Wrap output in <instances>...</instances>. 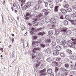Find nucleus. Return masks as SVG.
Segmentation results:
<instances>
[{
    "label": "nucleus",
    "instance_id": "nucleus-1",
    "mask_svg": "<svg viewBox=\"0 0 76 76\" xmlns=\"http://www.w3.org/2000/svg\"><path fill=\"white\" fill-rule=\"evenodd\" d=\"M27 5H24L23 6L22 9H27L28 7H30L31 6V2H28L26 3Z\"/></svg>",
    "mask_w": 76,
    "mask_h": 76
},
{
    "label": "nucleus",
    "instance_id": "nucleus-2",
    "mask_svg": "<svg viewBox=\"0 0 76 76\" xmlns=\"http://www.w3.org/2000/svg\"><path fill=\"white\" fill-rule=\"evenodd\" d=\"M48 10V9H43L41 10V13L42 14L44 13L45 16H47L48 15V13H49V11Z\"/></svg>",
    "mask_w": 76,
    "mask_h": 76
},
{
    "label": "nucleus",
    "instance_id": "nucleus-3",
    "mask_svg": "<svg viewBox=\"0 0 76 76\" xmlns=\"http://www.w3.org/2000/svg\"><path fill=\"white\" fill-rule=\"evenodd\" d=\"M60 28L61 32H66L67 31V28L66 27H64L61 25L60 26Z\"/></svg>",
    "mask_w": 76,
    "mask_h": 76
},
{
    "label": "nucleus",
    "instance_id": "nucleus-4",
    "mask_svg": "<svg viewBox=\"0 0 76 76\" xmlns=\"http://www.w3.org/2000/svg\"><path fill=\"white\" fill-rule=\"evenodd\" d=\"M46 72V69H44L39 71V73H41V75H44L45 73L44 72Z\"/></svg>",
    "mask_w": 76,
    "mask_h": 76
},
{
    "label": "nucleus",
    "instance_id": "nucleus-5",
    "mask_svg": "<svg viewBox=\"0 0 76 76\" xmlns=\"http://www.w3.org/2000/svg\"><path fill=\"white\" fill-rule=\"evenodd\" d=\"M59 54V52L58 50H56L53 52L54 56H58Z\"/></svg>",
    "mask_w": 76,
    "mask_h": 76
},
{
    "label": "nucleus",
    "instance_id": "nucleus-6",
    "mask_svg": "<svg viewBox=\"0 0 76 76\" xmlns=\"http://www.w3.org/2000/svg\"><path fill=\"white\" fill-rule=\"evenodd\" d=\"M76 45V41H75L72 42V45L71 46V47L75 48Z\"/></svg>",
    "mask_w": 76,
    "mask_h": 76
},
{
    "label": "nucleus",
    "instance_id": "nucleus-7",
    "mask_svg": "<svg viewBox=\"0 0 76 76\" xmlns=\"http://www.w3.org/2000/svg\"><path fill=\"white\" fill-rule=\"evenodd\" d=\"M66 43V41L65 40H64L61 42L60 44L61 45H62L63 46H64V45H65Z\"/></svg>",
    "mask_w": 76,
    "mask_h": 76
},
{
    "label": "nucleus",
    "instance_id": "nucleus-8",
    "mask_svg": "<svg viewBox=\"0 0 76 76\" xmlns=\"http://www.w3.org/2000/svg\"><path fill=\"white\" fill-rule=\"evenodd\" d=\"M32 45H35L36 46H38L39 45V43L36 42H33Z\"/></svg>",
    "mask_w": 76,
    "mask_h": 76
},
{
    "label": "nucleus",
    "instance_id": "nucleus-9",
    "mask_svg": "<svg viewBox=\"0 0 76 76\" xmlns=\"http://www.w3.org/2000/svg\"><path fill=\"white\" fill-rule=\"evenodd\" d=\"M50 23H56V20L54 18H52L50 19Z\"/></svg>",
    "mask_w": 76,
    "mask_h": 76
},
{
    "label": "nucleus",
    "instance_id": "nucleus-10",
    "mask_svg": "<svg viewBox=\"0 0 76 76\" xmlns=\"http://www.w3.org/2000/svg\"><path fill=\"white\" fill-rule=\"evenodd\" d=\"M69 21L74 25H76V20H69Z\"/></svg>",
    "mask_w": 76,
    "mask_h": 76
},
{
    "label": "nucleus",
    "instance_id": "nucleus-11",
    "mask_svg": "<svg viewBox=\"0 0 76 76\" xmlns=\"http://www.w3.org/2000/svg\"><path fill=\"white\" fill-rule=\"evenodd\" d=\"M61 11L62 13L65 14V13H67V11L66 10L61 9Z\"/></svg>",
    "mask_w": 76,
    "mask_h": 76
},
{
    "label": "nucleus",
    "instance_id": "nucleus-12",
    "mask_svg": "<svg viewBox=\"0 0 76 76\" xmlns=\"http://www.w3.org/2000/svg\"><path fill=\"white\" fill-rule=\"evenodd\" d=\"M40 50L41 49H40V48H34L33 50V53H36V52L35 51L36 50Z\"/></svg>",
    "mask_w": 76,
    "mask_h": 76
},
{
    "label": "nucleus",
    "instance_id": "nucleus-13",
    "mask_svg": "<svg viewBox=\"0 0 76 76\" xmlns=\"http://www.w3.org/2000/svg\"><path fill=\"white\" fill-rule=\"evenodd\" d=\"M56 49L57 50V51H60L61 50V47L59 46H57L56 47Z\"/></svg>",
    "mask_w": 76,
    "mask_h": 76
},
{
    "label": "nucleus",
    "instance_id": "nucleus-14",
    "mask_svg": "<svg viewBox=\"0 0 76 76\" xmlns=\"http://www.w3.org/2000/svg\"><path fill=\"white\" fill-rule=\"evenodd\" d=\"M58 6H56L55 7V9H54V12H58Z\"/></svg>",
    "mask_w": 76,
    "mask_h": 76
},
{
    "label": "nucleus",
    "instance_id": "nucleus-15",
    "mask_svg": "<svg viewBox=\"0 0 76 76\" xmlns=\"http://www.w3.org/2000/svg\"><path fill=\"white\" fill-rule=\"evenodd\" d=\"M45 53H50V52H51V51L50 50V49H45Z\"/></svg>",
    "mask_w": 76,
    "mask_h": 76
},
{
    "label": "nucleus",
    "instance_id": "nucleus-16",
    "mask_svg": "<svg viewBox=\"0 0 76 76\" xmlns=\"http://www.w3.org/2000/svg\"><path fill=\"white\" fill-rule=\"evenodd\" d=\"M66 51L68 52V54H69V56L72 54V51L71 50H67Z\"/></svg>",
    "mask_w": 76,
    "mask_h": 76
},
{
    "label": "nucleus",
    "instance_id": "nucleus-17",
    "mask_svg": "<svg viewBox=\"0 0 76 76\" xmlns=\"http://www.w3.org/2000/svg\"><path fill=\"white\" fill-rule=\"evenodd\" d=\"M67 44L68 45H69V46H70V45H72V42L71 41L69 40L67 42Z\"/></svg>",
    "mask_w": 76,
    "mask_h": 76
},
{
    "label": "nucleus",
    "instance_id": "nucleus-18",
    "mask_svg": "<svg viewBox=\"0 0 76 76\" xmlns=\"http://www.w3.org/2000/svg\"><path fill=\"white\" fill-rule=\"evenodd\" d=\"M76 12L73 13L71 15V17L72 18H76Z\"/></svg>",
    "mask_w": 76,
    "mask_h": 76
},
{
    "label": "nucleus",
    "instance_id": "nucleus-19",
    "mask_svg": "<svg viewBox=\"0 0 76 76\" xmlns=\"http://www.w3.org/2000/svg\"><path fill=\"white\" fill-rule=\"evenodd\" d=\"M53 71L51 69H49L47 70V72L49 74H51L52 73Z\"/></svg>",
    "mask_w": 76,
    "mask_h": 76
},
{
    "label": "nucleus",
    "instance_id": "nucleus-20",
    "mask_svg": "<svg viewBox=\"0 0 76 76\" xmlns=\"http://www.w3.org/2000/svg\"><path fill=\"white\" fill-rule=\"evenodd\" d=\"M58 26V23H55L54 24L52 25V27L53 28H55V27H56Z\"/></svg>",
    "mask_w": 76,
    "mask_h": 76
},
{
    "label": "nucleus",
    "instance_id": "nucleus-21",
    "mask_svg": "<svg viewBox=\"0 0 76 76\" xmlns=\"http://www.w3.org/2000/svg\"><path fill=\"white\" fill-rule=\"evenodd\" d=\"M41 59V58L39 57H38L37 58H36L35 59V60H36L37 62H39V61H40Z\"/></svg>",
    "mask_w": 76,
    "mask_h": 76
},
{
    "label": "nucleus",
    "instance_id": "nucleus-22",
    "mask_svg": "<svg viewBox=\"0 0 76 76\" xmlns=\"http://www.w3.org/2000/svg\"><path fill=\"white\" fill-rule=\"evenodd\" d=\"M47 60V61H48V62H49V63H50V62H51V57H48Z\"/></svg>",
    "mask_w": 76,
    "mask_h": 76
},
{
    "label": "nucleus",
    "instance_id": "nucleus-23",
    "mask_svg": "<svg viewBox=\"0 0 76 76\" xmlns=\"http://www.w3.org/2000/svg\"><path fill=\"white\" fill-rule=\"evenodd\" d=\"M48 34L49 35H53V31H52V30H50L48 33Z\"/></svg>",
    "mask_w": 76,
    "mask_h": 76
},
{
    "label": "nucleus",
    "instance_id": "nucleus-24",
    "mask_svg": "<svg viewBox=\"0 0 76 76\" xmlns=\"http://www.w3.org/2000/svg\"><path fill=\"white\" fill-rule=\"evenodd\" d=\"M39 23L38 22H36L33 23V25L34 26H37V25H38Z\"/></svg>",
    "mask_w": 76,
    "mask_h": 76
},
{
    "label": "nucleus",
    "instance_id": "nucleus-25",
    "mask_svg": "<svg viewBox=\"0 0 76 76\" xmlns=\"http://www.w3.org/2000/svg\"><path fill=\"white\" fill-rule=\"evenodd\" d=\"M59 16L60 19H64V17H63V15L61 14H60Z\"/></svg>",
    "mask_w": 76,
    "mask_h": 76
},
{
    "label": "nucleus",
    "instance_id": "nucleus-26",
    "mask_svg": "<svg viewBox=\"0 0 76 76\" xmlns=\"http://www.w3.org/2000/svg\"><path fill=\"white\" fill-rule=\"evenodd\" d=\"M64 24L65 25H68V21L67 20H65L64 21Z\"/></svg>",
    "mask_w": 76,
    "mask_h": 76
},
{
    "label": "nucleus",
    "instance_id": "nucleus-27",
    "mask_svg": "<svg viewBox=\"0 0 76 76\" xmlns=\"http://www.w3.org/2000/svg\"><path fill=\"white\" fill-rule=\"evenodd\" d=\"M43 16V14H40L39 15H37L36 17V18H40V17H41V16Z\"/></svg>",
    "mask_w": 76,
    "mask_h": 76
},
{
    "label": "nucleus",
    "instance_id": "nucleus-28",
    "mask_svg": "<svg viewBox=\"0 0 76 76\" xmlns=\"http://www.w3.org/2000/svg\"><path fill=\"white\" fill-rule=\"evenodd\" d=\"M45 42L46 43L48 44V43H50V42H51V41L50 39H47L46 40Z\"/></svg>",
    "mask_w": 76,
    "mask_h": 76
},
{
    "label": "nucleus",
    "instance_id": "nucleus-29",
    "mask_svg": "<svg viewBox=\"0 0 76 76\" xmlns=\"http://www.w3.org/2000/svg\"><path fill=\"white\" fill-rule=\"evenodd\" d=\"M69 6L68 4H66L64 5V8L65 9H67V8H69Z\"/></svg>",
    "mask_w": 76,
    "mask_h": 76
},
{
    "label": "nucleus",
    "instance_id": "nucleus-30",
    "mask_svg": "<svg viewBox=\"0 0 76 76\" xmlns=\"http://www.w3.org/2000/svg\"><path fill=\"white\" fill-rule=\"evenodd\" d=\"M70 58L72 60H76V57L75 56H72L70 57Z\"/></svg>",
    "mask_w": 76,
    "mask_h": 76
},
{
    "label": "nucleus",
    "instance_id": "nucleus-31",
    "mask_svg": "<svg viewBox=\"0 0 76 76\" xmlns=\"http://www.w3.org/2000/svg\"><path fill=\"white\" fill-rule=\"evenodd\" d=\"M60 56L61 57H65V55L63 53H61L60 54Z\"/></svg>",
    "mask_w": 76,
    "mask_h": 76
},
{
    "label": "nucleus",
    "instance_id": "nucleus-32",
    "mask_svg": "<svg viewBox=\"0 0 76 76\" xmlns=\"http://www.w3.org/2000/svg\"><path fill=\"white\" fill-rule=\"evenodd\" d=\"M45 21L46 22L48 23L50 22V19H49L48 18H46L45 19Z\"/></svg>",
    "mask_w": 76,
    "mask_h": 76
},
{
    "label": "nucleus",
    "instance_id": "nucleus-33",
    "mask_svg": "<svg viewBox=\"0 0 76 76\" xmlns=\"http://www.w3.org/2000/svg\"><path fill=\"white\" fill-rule=\"evenodd\" d=\"M52 45L53 46H55V45H56V43L55 42H53L52 43Z\"/></svg>",
    "mask_w": 76,
    "mask_h": 76
},
{
    "label": "nucleus",
    "instance_id": "nucleus-34",
    "mask_svg": "<svg viewBox=\"0 0 76 76\" xmlns=\"http://www.w3.org/2000/svg\"><path fill=\"white\" fill-rule=\"evenodd\" d=\"M60 33V32L58 31H56L55 32V35H58Z\"/></svg>",
    "mask_w": 76,
    "mask_h": 76
},
{
    "label": "nucleus",
    "instance_id": "nucleus-35",
    "mask_svg": "<svg viewBox=\"0 0 76 76\" xmlns=\"http://www.w3.org/2000/svg\"><path fill=\"white\" fill-rule=\"evenodd\" d=\"M66 34L68 35H70L72 34V32L70 31H68L66 32Z\"/></svg>",
    "mask_w": 76,
    "mask_h": 76
},
{
    "label": "nucleus",
    "instance_id": "nucleus-36",
    "mask_svg": "<svg viewBox=\"0 0 76 76\" xmlns=\"http://www.w3.org/2000/svg\"><path fill=\"white\" fill-rule=\"evenodd\" d=\"M38 63H37L36 64V66H39V64L40 63H41V62L40 61H39V62H37Z\"/></svg>",
    "mask_w": 76,
    "mask_h": 76
},
{
    "label": "nucleus",
    "instance_id": "nucleus-37",
    "mask_svg": "<svg viewBox=\"0 0 76 76\" xmlns=\"http://www.w3.org/2000/svg\"><path fill=\"white\" fill-rule=\"evenodd\" d=\"M56 62H53L51 64V65H52V66H56Z\"/></svg>",
    "mask_w": 76,
    "mask_h": 76
},
{
    "label": "nucleus",
    "instance_id": "nucleus-38",
    "mask_svg": "<svg viewBox=\"0 0 76 76\" xmlns=\"http://www.w3.org/2000/svg\"><path fill=\"white\" fill-rule=\"evenodd\" d=\"M65 66L66 68H68L69 67V64H66L65 65Z\"/></svg>",
    "mask_w": 76,
    "mask_h": 76
},
{
    "label": "nucleus",
    "instance_id": "nucleus-39",
    "mask_svg": "<svg viewBox=\"0 0 76 76\" xmlns=\"http://www.w3.org/2000/svg\"><path fill=\"white\" fill-rule=\"evenodd\" d=\"M41 30H42V28H39L36 31V32H37V31H41Z\"/></svg>",
    "mask_w": 76,
    "mask_h": 76
},
{
    "label": "nucleus",
    "instance_id": "nucleus-40",
    "mask_svg": "<svg viewBox=\"0 0 76 76\" xmlns=\"http://www.w3.org/2000/svg\"><path fill=\"white\" fill-rule=\"evenodd\" d=\"M40 45L41 47H42L43 48H44V47H45L46 46L45 45L42 44H41Z\"/></svg>",
    "mask_w": 76,
    "mask_h": 76
},
{
    "label": "nucleus",
    "instance_id": "nucleus-41",
    "mask_svg": "<svg viewBox=\"0 0 76 76\" xmlns=\"http://www.w3.org/2000/svg\"><path fill=\"white\" fill-rule=\"evenodd\" d=\"M33 38L34 39H36L38 38V37L37 36H35L33 37Z\"/></svg>",
    "mask_w": 76,
    "mask_h": 76
},
{
    "label": "nucleus",
    "instance_id": "nucleus-42",
    "mask_svg": "<svg viewBox=\"0 0 76 76\" xmlns=\"http://www.w3.org/2000/svg\"><path fill=\"white\" fill-rule=\"evenodd\" d=\"M67 11L68 12H72V9L70 8H69L67 10Z\"/></svg>",
    "mask_w": 76,
    "mask_h": 76
},
{
    "label": "nucleus",
    "instance_id": "nucleus-43",
    "mask_svg": "<svg viewBox=\"0 0 76 76\" xmlns=\"http://www.w3.org/2000/svg\"><path fill=\"white\" fill-rule=\"evenodd\" d=\"M39 9V6L37 5H36V10H38Z\"/></svg>",
    "mask_w": 76,
    "mask_h": 76
},
{
    "label": "nucleus",
    "instance_id": "nucleus-44",
    "mask_svg": "<svg viewBox=\"0 0 76 76\" xmlns=\"http://www.w3.org/2000/svg\"><path fill=\"white\" fill-rule=\"evenodd\" d=\"M56 41L57 43H60V40L59 39H56Z\"/></svg>",
    "mask_w": 76,
    "mask_h": 76
},
{
    "label": "nucleus",
    "instance_id": "nucleus-45",
    "mask_svg": "<svg viewBox=\"0 0 76 76\" xmlns=\"http://www.w3.org/2000/svg\"><path fill=\"white\" fill-rule=\"evenodd\" d=\"M50 8H52L53 7V4H50Z\"/></svg>",
    "mask_w": 76,
    "mask_h": 76
},
{
    "label": "nucleus",
    "instance_id": "nucleus-46",
    "mask_svg": "<svg viewBox=\"0 0 76 76\" xmlns=\"http://www.w3.org/2000/svg\"><path fill=\"white\" fill-rule=\"evenodd\" d=\"M38 35H42H42H43V33H42L40 32L38 34Z\"/></svg>",
    "mask_w": 76,
    "mask_h": 76
},
{
    "label": "nucleus",
    "instance_id": "nucleus-47",
    "mask_svg": "<svg viewBox=\"0 0 76 76\" xmlns=\"http://www.w3.org/2000/svg\"><path fill=\"white\" fill-rule=\"evenodd\" d=\"M45 7H47L48 6V3L47 2H45Z\"/></svg>",
    "mask_w": 76,
    "mask_h": 76
},
{
    "label": "nucleus",
    "instance_id": "nucleus-48",
    "mask_svg": "<svg viewBox=\"0 0 76 76\" xmlns=\"http://www.w3.org/2000/svg\"><path fill=\"white\" fill-rule=\"evenodd\" d=\"M65 18L66 19H68L69 18V15H65Z\"/></svg>",
    "mask_w": 76,
    "mask_h": 76
},
{
    "label": "nucleus",
    "instance_id": "nucleus-49",
    "mask_svg": "<svg viewBox=\"0 0 76 76\" xmlns=\"http://www.w3.org/2000/svg\"><path fill=\"white\" fill-rule=\"evenodd\" d=\"M68 72V71H67V69H65V70L64 71V72L65 73H67Z\"/></svg>",
    "mask_w": 76,
    "mask_h": 76
},
{
    "label": "nucleus",
    "instance_id": "nucleus-50",
    "mask_svg": "<svg viewBox=\"0 0 76 76\" xmlns=\"http://www.w3.org/2000/svg\"><path fill=\"white\" fill-rule=\"evenodd\" d=\"M60 60H61V58H58L56 59V60L57 61H59Z\"/></svg>",
    "mask_w": 76,
    "mask_h": 76
},
{
    "label": "nucleus",
    "instance_id": "nucleus-51",
    "mask_svg": "<svg viewBox=\"0 0 76 76\" xmlns=\"http://www.w3.org/2000/svg\"><path fill=\"white\" fill-rule=\"evenodd\" d=\"M62 37H63V38H65V37H66V35L65 34H63Z\"/></svg>",
    "mask_w": 76,
    "mask_h": 76
},
{
    "label": "nucleus",
    "instance_id": "nucleus-52",
    "mask_svg": "<svg viewBox=\"0 0 76 76\" xmlns=\"http://www.w3.org/2000/svg\"><path fill=\"white\" fill-rule=\"evenodd\" d=\"M38 40L40 42H41V38H39V39H38Z\"/></svg>",
    "mask_w": 76,
    "mask_h": 76
},
{
    "label": "nucleus",
    "instance_id": "nucleus-53",
    "mask_svg": "<svg viewBox=\"0 0 76 76\" xmlns=\"http://www.w3.org/2000/svg\"><path fill=\"white\" fill-rule=\"evenodd\" d=\"M39 53L38 52H37L36 54V55L37 56H39Z\"/></svg>",
    "mask_w": 76,
    "mask_h": 76
},
{
    "label": "nucleus",
    "instance_id": "nucleus-54",
    "mask_svg": "<svg viewBox=\"0 0 76 76\" xmlns=\"http://www.w3.org/2000/svg\"><path fill=\"white\" fill-rule=\"evenodd\" d=\"M41 2H42L41 1H38L39 4H40V3H41Z\"/></svg>",
    "mask_w": 76,
    "mask_h": 76
},
{
    "label": "nucleus",
    "instance_id": "nucleus-55",
    "mask_svg": "<svg viewBox=\"0 0 76 76\" xmlns=\"http://www.w3.org/2000/svg\"><path fill=\"white\" fill-rule=\"evenodd\" d=\"M28 53L29 54H30L31 55V54H32V52L31 51H29Z\"/></svg>",
    "mask_w": 76,
    "mask_h": 76
},
{
    "label": "nucleus",
    "instance_id": "nucleus-56",
    "mask_svg": "<svg viewBox=\"0 0 76 76\" xmlns=\"http://www.w3.org/2000/svg\"><path fill=\"white\" fill-rule=\"evenodd\" d=\"M35 57V55L34 54H33L32 56V58H34Z\"/></svg>",
    "mask_w": 76,
    "mask_h": 76
},
{
    "label": "nucleus",
    "instance_id": "nucleus-57",
    "mask_svg": "<svg viewBox=\"0 0 76 76\" xmlns=\"http://www.w3.org/2000/svg\"><path fill=\"white\" fill-rule=\"evenodd\" d=\"M34 22H35V21H37V19L36 18H34L33 19Z\"/></svg>",
    "mask_w": 76,
    "mask_h": 76
},
{
    "label": "nucleus",
    "instance_id": "nucleus-58",
    "mask_svg": "<svg viewBox=\"0 0 76 76\" xmlns=\"http://www.w3.org/2000/svg\"><path fill=\"white\" fill-rule=\"evenodd\" d=\"M31 30L33 31H35V28H31Z\"/></svg>",
    "mask_w": 76,
    "mask_h": 76
},
{
    "label": "nucleus",
    "instance_id": "nucleus-59",
    "mask_svg": "<svg viewBox=\"0 0 76 76\" xmlns=\"http://www.w3.org/2000/svg\"><path fill=\"white\" fill-rule=\"evenodd\" d=\"M29 16V13H28L26 14V16Z\"/></svg>",
    "mask_w": 76,
    "mask_h": 76
},
{
    "label": "nucleus",
    "instance_id": "nucleus-60",
    "mask_svg": "<svg viewBox=\"0 0 76 76\" xmlns=\"http://www.w3.org/2000/svg\"><path fill=\"white\" fill-rule=\"evenodd\" d=\"M19 6V4H18V3H17L16 4V7H17V6Z\"/></svg>",
    "mask_w": 76,
    "mask_h": 76
},
{
    "label": "nucleus",
    "instance_id": "nucleus-61",
    "mask_svg": "<svg viewBox=\"0 0 76 76\" xmlns=\"http://www.w3.org/2000/svg\"><path fill=\"white\" fill-rule=\"evenodd\" d=\"M25 29V27H22V30H24Z\"/></svg>",
    "mask_w": 76,
    "mask_h": 76
},
{
    "label": "nucleus",
    "instance_id": "nucleus-62",
    "mask_svg": "<svg viewBox=\"0 0 76 76\" xmlns=\"http://www.w3.org/2000/svg\"><path fill=\"white\" fill-rule=\"evenodd\" d=\"M16 5L15 4V3H14L13 4V7H15L16 6Z\"/></svg>",
    "mask_w": 76,
    "mask_h": 76
},
{
    "label": "nucleus",
    "instance_id": "nucleus-63",
    "mask_svg": "<svg viewBox=\"0 0 76 76\" xmlns=\"http://www.w3.org/2000/svg\"><path fill=\"white\" fill-rule=\"evenodd\" d=\"M59 1H58V0H56V3H58Z\"/></svg>",
    "mask_w": 76,
    "mask_h": 76
},
{
    "label": "nucleus",
    "instance_id": "nucleus-64",
    "mask_svg": "<svg viewBox=\"0 0 76 76\" xmlns=\"http://www.w3.org/2000/svg\"><path fill=\"white\" fill-rule=\"evenodd\" d=\"M17 7V8H18V9H20V7L19 6V5Z\"/></svg>",
    "mask_w": 76,
    "mask_h": 76
}]
</instances>
